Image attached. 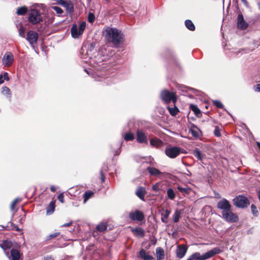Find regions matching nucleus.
Returning a JSON list of instances; mask_svg holds the SVG:
<instances>
[{"label":"nucleus","mask_w":260,"mask_h":260,"mask_svg":"<svg viewBox=\"0 0 260 260\" xmlns=\"http://www.w3.org/2000/svg\"><path fill=\"white\" fill-rule=\"evenodd\" d=\"M105 38L110 42L116 45L122 42L123 35L121 31L114 28L107 27L105 30Z\"/></svg>","instance_id":"1"},{"label":"nucleus","mask_w":260,"mask_h":260,"mask_svg":"<svg viewBox=\"0 0 260 260\" xmlns=\"http://www.w3.org/2000/svg\"><path fill=\"white\" fill-rule=\"evenodd\" d=\"M222 251L219 248L215 247L203 255H201L198 252H195L191 254L187 258V260H206L220 253Z\"/></svg>","instance_id":"2"},{"label":"nucleus","mask_w":260,"mask_h":260,"mask_svg":"<svg viewBox=\"0 0 260 260\" xmlns=\"http://www.w3.org/2000/svg\"><path fill=\"white\" fill-rule=\"evenodd\" d=\"M45 15L36 8H32L28 12V21L32 25L39 24L45 20Z\"/></svg>","instance_id":"3"},{"label":"nucleus","mask_w":260,"mask_h":260,"mask_svg":"<svg viewBox=\"0 0 260 260\" xmlns=\"http://www.w3.org/2000/svg\"><path fill=\"white\" fill-rule=\"evenodd\" d=\"M0 246L10 260H16V249L13 246V244L11 241L5 240Z\"/></svg>","instance_id":"4"},{"label":"nucleus","mask_w":260,"mask_h":260,"mask_svg":"<svg viewBox=\"0 0 260 260\" xmlns=\"http://www.w3.org/2000/svg\"><path fill=\"white\" fill-rule=\"evenodd\" d=\"M221 217L226 222L230 223L236 222L238 220V216L232 212V209L221 212Z\"/></svg>","instance_id":"5"},{"label":"nucleus","mask_w":260,"mask_h":260,"mask_svg":"<svg viewBox=\"0 0 260 260\" xmlns=\"http://www.w3.org/2000/svg\"><path fill=\"white\" fill-rule=\"evenodd\" d=\"M106 59L105 56L102 55L100 52H96L94 56H91L89 58V63L95 67L101 66L100 63H102ZM105 64L102 63L101 66H104Z\"/></svg>","instance_id":"6"},{"label":"nucleus","mask_w":260,"mask_h":260,"mask_svg":"<svg viewBox=\"0 0 260 260\" xmlns=\"http://www.w3.org/2000/svg\"><path fill=\"white\" fill-rule=\"evenodd\" d=\"M233 201L234 205L239 208H245L249 204L247 198L243 196L236 197Z\"/></svg>","instance_id":"7"},{"label":"nucleus","mask_w":260,"mask_h":260,"mask_svg":"<svg viewBox=\"0 0 260 260\" xmlns=\"http://www.w3.org/2000/svg\"><path fill=\"white\" fill-rule=\"evenodd\" d=\"M161 98L166 103L172 101L174 104L176 101V98L174 92H170L167 90H164L161 92Z\"/></svg>","instance_id":"8"},{"label":"nucleus","mask_w":260,"mask_h":260,"mask_svg":"<svg viewBox=\"0 0 260 260\" xmlns=\"http://www.w3.org/2000/svg\"><path fill=\"white\" fill-rule=\"evenodd\" d=\"M181 152V149L176 146H168L165 149V153L171 158L176 157Z\"/></svg>","instance_id":"9"},{"label":"nucleus","mask_w":260,"mask_h":260,"mask_svg":"<svg viewBox=\"0 0 260 260\" xmlns=\"http://www.w3.org/2000/svg\"><path fill=\"white\" fill-rule=\"evenodd\" d=\"M38 34L33 30H29L27 33L26 40L33 47L37 43Z\"/></svg>","instance_id":"10"},{"label":"nucleus","mask_w":260,"mask_h":260,"mask_svg":"<svg viewBox=\"0 0 260 260\" xmlns=\"http://www.w3.org/2000/svg\"><path fill=\"white\" fill-rule=\"evenodd\" d=\"M129 217L133 221H142L144 219L143 213L138 210L131 212L129 213Z\"/></svg>","instance_id":"11"},{"label":"nucleus","mask_w":260,"mask_h":260,"mask_svg":"<svg viewBox=\"0 0 260 260\" xmlns=\"http://www.w3.org/2000/svg\"><path fill=\"white\" fill-rule=\"evenodd\" d=\"M217 207L222 211H225L232 209V206L230 202L224 198L222 199L217 203Z\"/></svg>","instance_id":"12"},{"label":"nucleus","mask_w":260,"mask_h":260,"mask_svg":"<svg viewBox=\"0 0 260 260\" xmlns=\"http://www.w3.org/2000/svg\"><path fill=\"white\" fill-rule=\"evenodd\" d=\"M187 249L188 247L185 245H178L176 250L177 257L180 259L183 258L186 254Z\"/></svg>","instance_id":"13"},{"label":"nucleus","mask_w":260,"mask_h":260,"mask_svg":"<svg viewBox=\"0 0 260 260\" xmlns=\"http://www.w3.org/2000/svg\"><path fill=\"white\" fill-rule=\"evenodd\" d=\"M137 141L139 143H148L147 136L145 133L141 130L137 131Z\"/></svg>","instance_id":"14"},{"label":"nucleus","mask_w":260,"mask_h":260,"mask_svg":"<svg viewBox=\"0 0 260 260\" xmlns=\"http://www.w3.org/2000/svg\"><path fill=\"white\" fill-rule=\"evenodd\" d=\"M237 26L242 30L245 29L248 27V24L244 19L242 14H239L237 17Z\"/></svg>","instance_id":"15"},{"label":"nucleus","mask_w":260,"mask_h":260,"mask_svg":"<svg viewBox=\"0 0 260 260\" xmlns=\"http://www.w3.org/2000/svg\"><path fill=\"white\" fill-rule=\"evenodd\" d=\"M13 61V55L11 52H7L3 58V63L4 65L9 66Z\"/></svg>","instance_id":"16"},{"label":"nucleus","mask_w":260,"mask_h":260,"mask_svg":"<svg viewBox=\"0 0 260 260\" xmlns=\"http://www.w3.org/2000/svg\"><path fill=\"white\" fill-rule=\"evenodd\" d=\"M139 256L143 260H153L154 257L149 254V252H147L144 249H141L139 252Z\"/></svg>","instance_id":"17"},{"label":"nucleus","mask_w":260,"mask_h":260,"mask_svg":"<svg viewBox=\"0 0 260 260\" xmlns=\"http://www.w3.org/2000/svg\"><path fill=\"white\" fill-rule=\"evenodd\" d=\"M131 231L136 237H144L145 236V232L142 228H133Z\"/></svg>","instance_id":"18"},{"label":"nucleus","mask_w":260,"mask_h":260,"mask_svg":"<svg viewBox=\"0 0 260 260\" xmlns=\"http://www.w3.org/2000/svg\"><path fill=\"white\" fill-rule=\"evenodd\" d=\"M136 195L142 201H144L145 195L146 194V190L144 187L140 186L139 187L136 191Z\"/></svg>","instance_id":"19"},{"label":"nucleus","mask_w":260,"mask_h":260,"mask_svg":"<svg viewBox=\"0 0 260 260\" xmlns=\"http://www.w3.org/2000/svg\"><path fill=\"white\" fill-rule=\"evenodd\" d=\"M71 34L74 38H78L81 34H79V28L76 24H74L71 28Z\"/></svg>","instance_id":"20"},{"label":"nucleus","mask_w":260,"mask_h":260,"mask_svg":"<svg viewBox=\"0 0 260 260\" xmlns=\"http://www.w3.org/2000/svg\"><path fill=\"white\" fill-rule=\"evenodd\" d=\"M150 144L151 146L157 148L162 144V142L159 139L155 138L150 140Z\"/></svg>","instance_id":"21"},{"label":"nucleus","mask_w":260,"mask_h":260,"mask_svg":"<svg viewBox=\"0 0 260 260\" xmlns=\"http://www.w3.org/2000/svg\"><path fill=\"white\" fill-rule=\"evenodd\" d=\"M157 260H162L164 258V250L160 247H157L156 249Z\"/></svg>","instance_id":"22"},{"label":"nucleus","mask_w":260,"mask_h":260,"mask_svg":"<svg viewBox=\"0 0 260 260\" xmlns=\"http://www.w3.org/2000/svg\"><path fill=\"white\" fill-rule=\"evenodd\" d=\"M189 131L193 137L198 138L200 136V131L196 126H192L190 128Z\"/></svg>","instance_id":"23"},{"label":"nucleus","mask_w":260,"mask_h":260,"mask_svg":"<svg viewBox=\"0 0 260 260\" xmlns=\"http://www.w3.org/2000/svg\"><path fill=\"white\" fill-rule=\"evenodd\" d=\"M147 170L151 175L158 176L161 174V173L158 169L153 167H147Z\"/></svg>","instance_id":"24"},{"label":"nucleus","mask_w":260,"mask_h":260,"mask_svg":"<svg viewBox=\"0 0 260 260\" xmlns=\"http://www.w3.org/2000/svg\"><path fill=\"white\" fill-rule=\"evenodd\" d=\"M55 201H51L48 206L46 208V212L47 214H52L55 209Z\"/></svg>","instance_id":"25"},{"label":"nucleus","mask_w":260,"mask_h":260,"mask_svg":"<svg viewBox=\"0 0 260 260\" xmlns=\"http://www.w3.org/2000/svg\"><path fill=\"white\" fill-rule=\"evenodd\" d=\"M164 213L162 214V217L161 218V220L162 222L166 223L168 222V218L170 214V211L167 209L164 210Z\"/></svg>","instance_id":"26"},{"label":"nucleus","mask_w":260,"mask_h":260,"mask_svg":"<svg viewBox=\"0 0 260 260\" xmlns=\"http://www.w3.org/2000/svg\"><path fill=\"white\" fill-rule=\"evenodd\" d=\"M193 155L198 158V160H200L201 161L202 160L203 158V155L201 153V152L200 151V150L198 148H196L194 151H193Z\"/></svg>","instance_id":"27"},{"label":"nucleus","mask_w":260,"mask_h":260,"mask_svg":"<svg viewBox=\"0 0 260 260\" xmlns=\"http://www.w3.org/2000/svg\"><path fill=\"white\" fill-rule=\"evenodd\" d=\"M28 12V8L26 6H22L17 8V15H24Z\"/></svg>","instance_id":"28"},{"label":"nucleus","mask_w":260,"mask_h":260,"mask_svg":"<svg viewBox=\"0 0 260 260\" xmlns=\"http://www.w3.org/2000/svg\"><path fill=\"white\" fill-rule=\"evenodd\" d=\"M96 228L98 231L103 232L107 230V224L106 223L101 222L96 226Z\"/></svg>","instance_id":"29"},{"label":"nucleus","mask_w":260,"mask_h":260,"mask_svg":"<svg viewBox=\"0 0 260 260\" xmlns=\"http://www.w3.org/2000/svg\"><path fill=\"white\" fill-rule=\"evenodd\" d=\"M167 194L168 198L172 200H173L176 196L174 191L171 188H169L168 189L167 191Z\"/></svg>","instance_id":"30"},{"label":"nucleus","mask_w":260,"mask_h":260,"mask_svg":"<svg viewBox=\"0 0 260 260\" xmlns=\"http://www.w3.org/2000/svg\"><path fill=\"white\" fill-rule=\"evenodd\" d=\"M93 194H94V193L92 191H86L83 194V198H84L83 202H84V203H85L89 199L91 198L93 196Z\"/></svg>","instance_id":"31"},{"label":"nucleus","mask_w":260,"mask_h":260,"mask_svg":"<svg viewBox=\"0 0 260 260\" xmlns=\"http://www.w3.org/2000/svg\"><path fill=\"white\" fill-rule=\"evenodd\" d=\"M2 93L6 95L7 98L9 99L11 97L10 89L7 86H4L2 88Z\"/></svg>","instance_id":"32"},{"label":"nucleus","mask_w":260,"mask_h":260,"mask_svg":"<svg viewBox=\"0 0 260 260\" xmlns=\"http://www.w3.org/2000/svg\"><path fill=\"white\" fill-rule=\"evenodd\" d=\"M186 27L190 30L193 31L195 29V26L192 22L190 20H186L185 21Z\"/></svg>","instance_id":"33"},{"label":"nucleus","mask_w":260,"mask_h":260,"mask_svg":"<svg viewBox=\"0 0 260 260\" xmlns=\"http://www.w3.org/2000/svg\"><path fill=\"white\" fill-rule=\"evenodd\" d=\"M181 213V210H176L175 211L173 217V220L174 222H177L179 221Z\"/></svg>","instance_id":"34"},{"label":"nucleus","mask_w":260,"mask_h":260,"mask_svg":"<svg viewBox=\"0 0 260 260\" xmlns=\"http://www.w3.org/2000/svg\"><path fill=\"white\" fill-rule=\"evenodd\" d=\"M170 114L172 116H175L179 112V110L176 106H174L173 108L170 107H167Z\"/></svg>","instance_id":"35"},{"label":"nucleus","mask_w":260,"mask_h":260,"mask_svg":"<svg viewBox=\"0 0 260 260\" xmlns=\"http://www.w3.org/2000/svg\"><path fill=\"white\" fill-rule=\"evenodd\" d=\"M67 10V11L70 13H72L73 12V5L70 3L68 2L63 7Z\"/></svg>","instance_id":"36"},{"label":"nucleus","mask_w":260,"mask_h":260,"mask_svg":"<svg viewBox=\"0 0 260 260\" xmlns=\"http://www.w3.org/2000/svg\"><path fill=\"white\" fill-rule=\"evenodd\" d=\"M124 139L125 141H132L134 139V135L133 133L128 132L126 133L124 136Z\"/></svg>","instance_id":"37"},{"label":"nucleus","mask_w":260,"mask_h":260,"mask_svg":"<svg viewBox=\"0 0 260 260\" xmlns=\"http://www.w3.org/2000/svg\"><path fill=\"white\" fill-rule=\"evenodd\" d=\"M177 189L183 193H189L191 190L189 187H182L179 186L177 187Z\"/></svg>","instance_id":"38"},{"label":"nucleus","mask_w":260,"mask_h":260,"mask_svg":"<svg viewBox=\"0 0 260 260\" xmlns=\"http://www.w3.org/2000/svg\"><path fill=\"white\" fill-rule=\"evenodd\" d=\"M5 80H9L8 75L6 72L4 75H0V85L4 83Z\"/></svg>","instance_id":"39"},{"label":"nucleus","mask_w":260,"mask_h":260,"mask_svg":"<svg viewBox=\"0 0 260 260\" xmlns=\"http://www.w3.org/2000/svg\"><path fill=\"white\" fill-rule=\"evenodd\" d=\"M191 109L192 111L194 112V114L196 115H198L201 113L200 109L198 108V107L196 105H190Z\"/></svg>","instance_id":"40"},{"label":"nucleus","mask_w":260,"mask_h":260,"mask_svg":"<svg viewBox=\"0 0 260 260\" xmlns=\"http://www.w3.org/2000/svg\"><path fill=\"white\" fill-rule=\"evenodd\" d=\"M86 27V22H82L79 26V34H81V35L83 34L84 30H85Z\"/></svg>","instance_id":"41"},{"label":"nucleus","mask_w":260,"mask_h":260,"mask_svg":"<svg viewBox=\"0 0 260 260\" xmlns=\"http://www.w3.org/2000/svg\"><path fill=\"white\" fill-rule=\"evenodd\" d=\"M52 9L59 15H61L63 13V10L58 6H53L52 7Z\"/></svg>","instance_id":"42"},{"label":"nucleus","mask_w":260,"mask_h":260,"mask_svg":"<svg viewBox=\"0 0 260 260\" xmlns=\"http://www.w3.org/2000/svg\"><path fill=\"white\" fill-rule=\"evenodd\" d=\"M251 209L254 216H257L258 215V211L257 210L256 207L254 205H251Z\"/></svg>","instance_id":"43"},{"label":"nucleus","mask_w":260,"mask_h":260,"mask_svg":"<svg viewBox=\"0 0 260 260\" xmlns=\"http://www.w3.org/2000/svg\"><path fill=\"white\" fill-rule=\"evenodd\" d=\"M5 228L7 230H12L15 228V226L13 223L9 222Z\"/></svg>","instance_id":"44"},{"label":"nucleus","mask_w":260,"mask_h":260,"mask_svg":"<svg viewBox=\"0 0 260 260\" xmlns=\"http://www.w3.org/2000/svg\"><path fill=\"white\" fill-rule=\"evenodd\" d=\"M95 17L93 14L90 13L88 14V20L89 22L92 23L94 21Z\"/></svg>","instance_id":"45"},{"label":"nucleus","mask_w":260,"mask_h":260,"mask_svg":"<svg viewBox=\"0 0 260 260\" xmlns=\"http://www.w3.org/2000/svg\"><path fill=\"white\" fill-rule=\"evenodd\" d=\"M152 189L156 192L160 190L159 183H156L152 186Z\"/></svg>","instance_id":"46"},{"label":"nucleus","mask_w":260,"mask_h":260,"mask_svg":"<svg viewBox=\"0 0 260 260\" xmlns=\"http://www.w3.org/2000/svg\"><path fill=\"white\" fill-rule=\"evenodd\" d=\"M214 104L218 108H222L223 106L219 101H213Z\"/></svg>","instance_id":"47"},{"label":"nucleus","mask_w":260,"mask_h":260,"mask_svg":"<svg viewBox=\"0 0 260 260\" xmlns=\"http://www.w3.org/2000/svg\"><path fill=\"white\" fill-rule=\"evenodd\" d=\"M214 134L215 136L219 137L221 135L220 129L218 127L216 126L214 131Z\"/></svg>","instance_id":"48"},{"label":"nucleus","mask_w":260,"mask_h":260,"mask_svg":"<svg viewBox=\"0 0 260 260\" xmlns=\"http://www.w3.org/2000/svg\"><path fill=\"white\" fill-rule=\"evenodd\" d=\"M19 35L21 37H25L24 29L23 27H20L19 29Z\"/></svg>","instance_id":"49"},{"label":"nucleus","mask_w":260,"mask_h":260,"mask_svg":"<svg viewBox=\"0 0 260 260\" xmlns=\"http://www.w3.org/2000/svg\"><path fill=\"white\" fill-rule=\"evenodd\" d=\"M59 233H57V232H56V233H54L53 234H50V235H49L48 237V240H50L51 239H53L54 238H55L56 237H57L58 235H59Z\"/></svg>","instance_id":"50"},{"label":"nucleus","mask_w":260,"mask_h":260,"mask_svg":"<svg viewBox=\"0 0 260 260\" xmlns=\"http://www.w3.org/2000/svg\"><path fill=\"white\" fill-rule=\"evenodd\" d=\"M63 198H64V196H63V194L62 193H60L58 196V200L62 203H63L64 202V200H63Z\"/></svg>","instance_id":"51"},{"label":"nucleus","mask_w":260,"mask_h":260,"mask_svg":"<svg viewBox=\"0 0 260 260\" xmlns=\"http://www.w3.org/2000/svg\"><path fill=\"white\" fill-rule=\"evenodd\" d=\"M67 2V1H66L64 0H58V3L63 7L65 6Z\"/></svg>","instance_id":"52"},{"label":"nucleus","mask_w":260,"mask_h":260,"mask_svg":"<svg viewBox=\"0 0 260 260\" xmlns=\"http://www.w3.org/2000/svg\"><path fill=\"white\" fill-rule=\"evenodd\" d=\"M16 205V199H15L12 204H11V209L12 210H13L14 209V208H15V205Z\"/></svg>","instance_id":"53"},{"label":"nucleus","mask_w":260,"mask_h":260,"mask_svg":"<svg viewBox=\"0 0 260 260\" xmlns=\"http://www.w3.org/2000/svg\"><path fill=\"white\" fill-rule=\"evenodd\" d=\"M100 174L101 176V181L102 182H104L105 180V177L102 171H101Z\"/></svg>","instance_id":"54"},{"label":"nucleus","mask_w":260,"mask_h":260,"mask_svg":"<svg viewBox=\"0 0 260 260\" xmlns=\"http://www.w3.org/2000/svg\"><path fill=\"white\" fill-rule=\"evenodd\" d=\"M255 91L260 92V84H257L254 88Z\"/></svg>","instance_id":"55"},{"label":"nucleus","mask_w":260,"mask_h":260,"mask_svg":"<svg viewBox=\"0 0 260 260\" xmlns=\"http://www.w3.org/2000/svg\"><path fill=\"white\" fill-rule=\"evenodd\" d=\"M17 260H22L21 254L18 250H17Z\"/></svg>","instance_id":"56"},{"label":"nucleus","mask_w":260,"mask_h":260,"mask_svg":"<svg viewBox=\"0 0 260 260\" xmlns=\"http://www.w3.org/2000/svg\"><path fill=\"white\" fill-rule=\"evenodd\" d=\"M72 222H70L69 223H64L62 225L63 227H68L70 226L72 224Z\"/></svg>","instance_id":"57"},{"label":"nucleus","mask_w":260,"mask_h":260,"mask_svg":"<svg viewBox=\"0 0 260 260\" xmlns=\"http://www.w3.org/2000/svg\"><path fill=\"white\" fill-rule=\"evenodd\" d=\"M44 260H54V259L51 256H47L44 257Z\"/></svg>","instance_id":"58"},{"label":"nucleus","mask_w":260,"mask_h":260,"mask_svg":"<svg viewBox=\"0 0 260 260\" xmlns=\"http://www.w3.org/2000/svg\"><path fill=\"white\" fill-rule=\"evenodd\" d=\"M50 190L52 192H54L56 190V189L55 188V186H51V187H50Z\"/></svg>","instance_id":"59"},{"label":"nucleus","mask_w":260,"mask_h":260,"mask_svg":"<svg viewBox=\"0 0 260 260\" xmlns=\"http://www.w3.org/2000/svg\"><path fill=\"white\" fill-rule=\"evenodd\" d=\"M242 2L246 6L248 5V2L246 0H241Z\"/></svg>","instance_id":"60"},{"label":"nucleus","mask_w":260,"mask_h":260,"mask_svg":"<svg viewBox=\"0 0 260 260\" xmlns=\"http://www.w3.org/2000/svg\"><path fill=\"white\" fill-rule=\"evenodd\" d=\"M256 144H257V145L258 147V148H259V149H260V143H259V142H256Z\"/></svg>","instance_id":"61"},{"label":"nucleus","mask_w":260,"mask_h":260,"mask_svg":"<svg viewBox=\"0 0 260 260\" xmlns=\"http://www.w3.org/2000/svg\"><path fill=\"white\" fill-rule=\"evenodd\" d=\"M22 242H20V244H21V243H22V244H24V243H25V242H24V239H23V238H22Z\"/></svg>","instance_id":"62"},{"label":"nucleus","mask_w":260,"mask_h":260,"mask_svg":"<svg viewBox=\"0 0 260 260\" xmlns=\"http://www.w3.org/2000/svg\"><path fill=\"white\" fill-rule=\"evenodd\" d=\"M90 52H91V50H90L89 51H88V52H87V54H88V55H89V53H90Z\"/></svg>","instance_id":"63"},{"label":"nucleus","mask_w":260,"mask_h":260,"mask_svg":"<svg viewBox=\"0 0 260 260\" xmlns=\"http://www.w3.org/2000/svg\"><path fill=\"white\" fill-rule=\"evenodd\" d=\"M85 71L86 72H87V74H89V73H88V72L87 71V70L85 69Z\"/></svg>","instance_id":"64"}]
</instances>
